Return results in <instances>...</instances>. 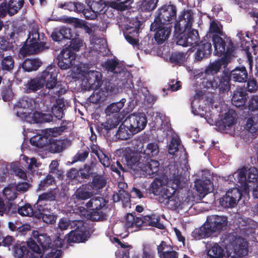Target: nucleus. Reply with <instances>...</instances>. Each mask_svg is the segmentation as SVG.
Here are the masks:
<instances>
[{
	"mask_svg": "<svg viewBox=\"0 0 258 258\" xmlns=\"http://www.w3.org/2000/svg\"><path fill=\"white\" fill-rule=\"evenodd\" d=\"M168 168L169 184L171 185L172 192L170 191L169 188L164 189L161 195L164 200L161 202L164 203L169 209L174 210L179 208L181 203L179 198L175 195V191L186 186V178L182 175V172H179L177 166L175 164L169 165Z\"/></svg>",
	"mask_w": 258,
	"mask_h": 258,
	"instance_id": "nucleus-1",
	"label": "nucleus"
},
{
	"mask_svg": "<svg viewBox=\"0 0 258 258\" xmlns=\"http://www.w3.org/2000/svg\"><path fill=\"white\" fill-rule=\"evenodd\" d=\"M153 22L150 25V30L154 32L155 41L159 44H163L169 37L171 29L166 26L167 24L157 22L156 25H153Z\"/></svg>",
	"mask_w": 258,
	"mask_h": 258,
	"instance_id": "nucleus-15",
	"label": "nucleus"
},
{
	"mask_svg": "<svg viewBox=\"0 0 258 258\" xmlns=\"http://www.w3.org/2000/svg\"><path fill=\"white\" fill-rule=\"evenodd\" d=\"M33 236L37 243L42 247L43 253L47 252L49 249L51 244V239L46 234H40L38 231L33 232Z\"/></svg>",
	"mask_w": 258,
	"mask_h": 258,
	"instance_id": "nucleus-27",
	"label": "nucleus"
},
{
	"mask_svg": "<svg viewBox=\"0 0 258 258\" xmlns=\"http://www.w3.org/2000/svg\"><path fill=\"white\" fill-rule=\"evenodd\" d=\"M18 210V213L23 216L34 217L37 214L36 211H34L32 206L29 204H25L23 206L19 207Z\"/></svg>",
	"mask_w": 258,
	"mask_h": 258,
	"instance_id": "nucleus-50",
	"label": "nucleus"
},
{
	"mask_svg": "<svg viewBox=\"0 0 258 258\" xmlns=\"http://www.w3.org/2000/svg\"><path fill=\"white\" fill-rule=\"evenodd\" d=\"M178 34L176 43L184 47L192 46L196 44L200 39L199 32L195 29L188 28L184 32H175Z\"/></svg>",
	"mask_w": 258,
	"mask_h": 258,
	"instance_id": "nucleus-11",
	"label": "nucleus"
},
{
	"mask_svg": "<svg viewBox=\"0 0 258 258\" xmlns=\"http://www.w3.org/2000/svg\"><path fill=\"white\" fill-rule=\"evenodd\" d=\"M160 221V216L155 214L143 216L141 217V228L144 226H149L163 230L165 228V227Z\"/></svg>",
	"mask_w": 258,
	"mask_h": 258,
	"instance_id": "nucleus-24",
	"label": "nucleus"
},
{
	"mask_svg": "<svg viewBox=\"0 0 258 258\" xmlns=\"http://www.w3.org/2000/svg\"><path fill=\"white\" fill-rule=\"evenodd\" d=\"M229 72L224 71L219 76H216L212 80L207 81L206 86L213 89H218L220 93L228 92L230 89L231 79Z\"/></svg>",
	"mask_w": 258,
	"mask_h": 258,
	"instance_id": "nucleus-7",
	"label": "nucleus"
},
{
	"mask_svg": "<svg viewBox=\"0 0 258 258\" xmlns=\"http://www.w3.org/2000/svg\"><path fill=\"white\" fill-rule=\"evenodd\" d=\"M76 54L71 49L63 48L57 55V65L61 70H67L75 64Z\"/></svg>",
	"mask_w": 258,
	"mask_h": 258,
	"instance_id": "nucleus-13",
	"label": "nucleus"
},
{
	"mask_svg": "<svg viewBox=\"0 0 258 258\" xmlns=\"http://www.w3.org/2000/svg\"><path fill=\"white\" fill-rule=\"evenodd\" d=\"M242 195L241 191L238 188H231L220 199V205L224 208H234L241 198Z\"/></svg>",
	"mask_w": 258,
	"mask_h": 258,
	"instance_id": "nucleus-10",
	"label": "nucleus"
},
{
	"mask_svg": "<svg viewBox=\"0 0 258 258\" xmlns=\"http://www.w3.org/2000/svg\"><path fill=\"white\" fill-rule=\"evenodd\" d=\"M54 183L55 180L53 176L48 174L43 180H41L39 184L38 189L39 190H44L45 188H47Z\"/></svg>",
	"mask_w": 258,
	"mask_h": 258,
	"instance_id": "nucleus-61",
	"label": "nucleus"
},
{
	"mask_svg": "<svg viewBox=\"0 0 258 258\" xmlns=\"http://www.w3.org/2000/svg\"><path fill=\"white\" fill-rule=\"evenodd\" d=\"M70 45L66 48L71 49L73 51H77L83 46V40L79 37V35H76L74 38L71 39Z\"/></svg>",
	"mask_w": 258,
	"mask_h": 258,
	"instance_id": "nucleus-59",
	"label": "nucleus"
},
{
	"mask_svg": "<svg viewBox=\"0 0 258 258\" xmlns=\"http://www.w3.org/2000/svg\"><path fill=\"white\" fill-rule=\"evenodd\" d=\"M99 162L105 167L110 166L111 170L115 172L119 177L123 176V173L125 171L124 167L119 161L112 162L111 163V159L109 154H106L104 152L102 154L100 158L98 159Z\"/></svg>",
	"mask_w": 258,
	"mask_h": 258,
	"instance_id": "nucleus-17",
	"label": "nucleus"
},
{
	"mask_svg": "<svg viewBox=\"0 0 258 258\" xmlns=\"http://www.w3.org/2000/svg\"><path fill=\"white\" fill-rule=\"evenodd\" d=\"M157 253L160 258H178V253L172 250L164 241H162L157 247Z\"/></svg>",
	"mask_w": 258,
	"mask_h": 258,
	"instance_id": "nucleus-25",
	"label": "nucleus"
},
{
	"mask_svg": "<svg viewBox=\"0 0 258 258\" xmlns=\"http://www.w3.org/2000/svg\"><path fill=\"white\" fill-rule=\"evenodd\" d=\"M90 6L97 15L103 14L106 10V5L102 0L94 1Z\"/></svg>",
	"mask_w": 258,
	"mask_h": 258,
	"instance_id": "nucleus-56",
	"label": "nucleus"
},
{
	"mask_svg": "<svg viewBox=\"0 0 258 258\" xmlns=\"http://www.w3.org/2000/svg\"><path fill=\"white\" fill-rule=\"evenodd\" d=\"M195 187L199 196L203 198L212 190L213 184L209 180L199 179L195 182Z\"/></svg>",
	"mask_w": 258,
	"mask_h": 258,
	"instance_id": "nucleus-26",
	"label": "nucleus"
},
{
	"mask_svg": "<svg viewBox=\"0 0 258 258\" xmlns=\"http://www.w3.org/2000/svg\"><path fill=\"white\" fill-rule=\"evenodd\" d=\"M177 9L174 5L163 6L158 9L156 16L153 21V26L156 25L157 22L165 24L172 23L176 18Z\"/></svg>",
	"mask_w": 258,
	"mask_h": 258,
	"instance_id": "nucleus-5",
	"label": "nucleus"
},
{
	"mask_svg": "<svg viewBox=\"0 0 258 258\" xmlns=\"http://www.w3.org/2000/svg\"><path fill=\"white\" fill-rule=\"evenodd\" d=\"M159 165L158 161L147 158L145 161H143V166H140V171H143V174H146L148 175L150 178H152L158 175Z\"/></svg>",
	"mask_w": 258,
	"mask_h": 258,
	"instance_id": "nucleus-20",
	"label": "nucleus"
},
{
	"mask_svg": "<svg viewBox=\"0 0 258 258\" xmlns=\"http://www.w3.org/2000/svg\"><path fill=\"white\" fill-rule=\"evenodd\" d=\"M158 0H143L139 9L143 12H149L154 10L157 7Z\"/></svg>",
	"mask_w": 258,
	"mask_h": 258,
	"instance_id": "nucleus-54",
	"label": "nucleus"
},
{
	"mask_svg": "<svg viewBox=\"0 0 258 258\" xmlns=\"http://www.w3.org/2000/svg\"><path fill=\"white\" fill-rule=\"evenodd\" d=\"M159 152L158 147L157 144L154 143H149L147 145L146 149L144 151L143 155H146L150 158L157 155Z\"/></svg>",
	"mask_w": 258,
	"mask_h": 258,
	"instance_id": "nucleus-63",
	"label": "nucleus"
},
{
	"mask_svg": "<svg viewBox=\"0 0 258 258\" xmlns=\"http://www.w3.org/2000/svg\"><path fill=\"white\" fill-rule=\"evenodd\" d=\"M105 172H103L102 174H99L96 172H94L92 175V180L91 182V186L93 189L98 190L104 188L107 181L104 176Z\"/></svg>",
	"mask_w": 258,
	"mask_h": 258,
	"instance_id": "nucleus-33",
	"label": "nucleus"
},
{
	"mask_svg": "<svg viewBox=\"0 0 258 258\" xmlns=\"http://www.w3.org/2000/svg\"><path fill=\"white\" fill-rule=\"evenodd\" d=\"M125 101L126 99L122 98L118 102L110 104L105 109V113L108 115H110V114L119 112L123 107Z\"/></svg>",
	"mask_w": 258,
	"mask_h": 258,
	"instance_id": "nucleus-45",
	"label": "nucleus"
},
{
	"mask_svg": "<svg viewBox=\"0 0 258 258\" xmlns=\"http://www.w3.org/2000/svg\"><path fill=\"white\" fill-rule=\"evenodd\" d=\"M247 182L249 183L250 188L252 189L254 186L258 185V170L255 167H251L247 171Z\"/></svg>",
	"mask_w": 258,
	"mask_h": 258,
	"instance_id": "nucleus-42",
	"label": "nucleus"
},
{
	"mask_svg": "<svg viewBox=\"0 0 258 258\" xmlns=\"http://www.w3.org/2000/svg\"><path fill=\"white\" fill-rule=\"evenodd\" d=\"M57 76L56 67L54 65L50 64L39 76L41 81H43V85L45 84L46 88L51 89L56 87L57 82Z\"/></svg>",
	"mask_w": 258,
	"mask_h": 258,
	"instance_id": "nucleus-14",
	"label": "nucleus"
},
{
	"mask_svg": "<svg viewBox=\"0 0 258 258\" xmlns=\"http://www.w3.org/2000/svg\"><path fill=\"white\" fill-rule=\"evenodd\" d=\"M197 51L195 53V61H201L210 57L212 51V44L211 39L204 36L203 39L197 45Z\"/></svg>",
	"mask_w": 258,
	"mask_h": 258,
	"instance_id": "nucleus-12",
	"label": "nucleus"
},
{
	"mask_svg": "<svg viewBox=\"0 0 258 258\" xmlns=\"http://www.w3.org/2000/svg\"><path fill=\"white\" fill-rule=\"evenodd\" d=\"M84 222L82 220H75L72 224L73 228L68 234L67 241L68 243H79L87 240L86 227Z\"/></svg>",
	"mask_w": 258,
	"mask_h": 258,
	"instance_id": "nucleus-6",
	"label": "nucleus"
},
{
	"mask_svg": "<svg viewBox=\"0 0 258 258\" xmlns=\"http://www.w3.org/2000/svg\"><path fill=\"white\" fill-rule=\"evenodd\" d=\"M51 203L37 202L34 206L38 211V213H50L52 212V208L54 207V205H52Z\"/></svg>",
	"mask_w": 258,
	"mask_h": 258,
	"instance_id": "nucleus-58",
	"label": "nucleus"
},
{
	"mask_svg": "<svg viewBox=\"0 0 258 258\" xmlns=\"http://www.w3.org/2000/svg\"><path fill=\"white\" fill-rule=\"evenodd\" d=\"M162 189V181L159 178H155L150 184L148 188L149 194L154 196L160 195Z\"/></svg>",
	"mask_w": 258,
	"mask_h": 258,
	"instance_id": "nucleus-48",
	"label": "nucleus"
},
{
	"mask_svg": "<svg viewBox=\"0 0 258 258\" xmlns=\"http://www.w3.org/2000/svg\"><path fill=\"white\" fill-rule=\"evenodd\" d=\"M44 34L42 33L40 34L38 30L36 28H32L29 32L28 37L27 38V41L29 40L30 41H43Z\"/></svg>",
	"mask_w": 258,
	"mask_h": 258,
	"instance_id": "nucleus-60",
	"label": "nucleus"
},
{
	"mask_svg": "<svg viewBox=\"0 0 258 258\" xmlns=\"http://www.w3.org/2000/svg\"><path fill=\"white\" fill-rule=\"evenodd\" d=\"M50 138L44 135H36L30 140V142L32 146L39 148H42L48 146L50 142Z\"/></svg>",
	"mask_w": 258,
	"mask_h": 258,
	"instance_id": "nucleus-39",
	"label": "nucleus"
},
{
	"mask_svg": "<svg viewBox=\"0 0 258 258\" xmlns=\"http://www.w3.org/2000/svg\"><path fill=\"white\" fill-rule=\"evenodd\" d=\"M248 95L245 91L240 88L234 92L232 98V102L234 105L237 107L244 105L247 101Z\"/></svg>",
	"mask_w": 258,
	"mask_h": 258,
	"instance_id": "nucleus-31",
	"label": "nucleus"
},
{
	"mask_svg": "<svg viewBox=\"0 0 258 258\" xmlns=\"http://www.w3.org/2000/svg\"><path fill=\"white\" fill-rule=\"evenodd\" d=\"M86 79L93 89H101V91L90 96V99L92 103L97 104L103 102L106 99L107 96L113 91L114 87L111 83L105 82L103 84L102 81V74L98 71L88 72Z\"/></svg>",
	"mask_w": 258,
	"mask_h": 258,
	"instance_id": "nucleus-4",
	"label": "nucleus"
},
{
	"mask_svg": "<svg viewBox=\"0 0 258 258\" xmlns=\"http://www.w3.org/2000/svg\"><path fill=\"white\" fill-rule=\"evenodd\" d=\"M89 219L93 221H103L106 219L107 215L101 209H93L89 214Z\"/></svg>",
	"mask_w": 258,
	"mask_h": 258,
	"instance_id": "nucleus-57",
	"label": "nucleus"
},
{
	"mask_svg": "<svg viewBox=\"0 0 258 258\" xmlns=\"http://www.w3.org/2000/svg\"><path fill=\"white\" fill-rule=\"evenodd\" d=\"M43 81H41L40 76L31 79L28 82L27 88L32 92H35L43 87Z\"/></svg>",
	"mask_w": 258,
	"mask_h": 258,
	"instance_id": "nucleus-51",
	"label": "nucleus"
},
{
	"mask_svg": "<svg viewBox=\"0 0 258 258\" xmlns=\"http://www.w3.org/2000/svg\"><path fill=\"white\" fill-rule=\"evenodd\" d=\"M147 118L143 113H133L124 120V125L137 134L143 130L146 126Z\"/></svg>",
	"mask_w": 258,
	"mask_h": 258,
	"instance_id": "nucleus-8",
	"label": "nucleus"
},
{
	"mask_svg": "<svg viewBox=\"0 0 258 258\" xmlns=\"http://www.w3.org/2000/svg\"><path fill=\"white\" fill-rule=\"evenodd\" d=\"M247 170L245 166L242 167L240 169L235 172L233 175H230L228 178L232 182H233L232 179L239 182L240 184V187L245 192L248 191L250 189V186L247 182Z\"/></svg>",
	"mask_w": 258,
	"mask_h": 258,
	"instance_id": "nucleus-19",
	"label": "nucleus"
},
{
	"mask_svg": "<svg viewBox=\"0 0 258 258\" xmlns=\"http://www.w3.org/2000/svg\"><path fill=\"white\" fill-rule=\"evenodd\" d=\"M120 119L118 116H112L108 118L104 122L96 126L98 132L109 140H126L131 138L135 133L130 128L124 125V121L119 126Z\"/></svg>",
	"mask_w": 258,
	"mask_h": 258,
	"instance_id": "nucleus-2",
	"label": "nucleus"
},
{
	"mask_svg": "<svg viewBox=\"0 0 258 258\" xmlns=\"http://www.w3.org/2000/svg\"><path fill=\"white\" fill-rule=\"evenodd\" d=\"M42 64V61L39 58H26L21 64V67L25 72H30L37 71Z\"/></svg>",
	"mask_w": 258,
	"mask_h": 258,
	"instance_id": "nucleus-34",
	"label": "nucleus"
},
{
	"mask_svg": "<svg viewBox=\"0 0 258 258\" xmlns=\"http://www.w3.org/2000/svg\"><path fill=\"white\" fill-rule=\"evenodd\" d=\"M141 217H135L132 213H128L125 216V227L127 229L135 228L134 231L141 230Z\"/></svg>",
	"mask_w": 258,
	"mask_h": 258,
	"instance_id": "nucleus-35",
	"label": "nucleus"
},
{
	"mask_svg": "<svg viewBox=\"0 0 258 258\" xmlns=\"http://www.w3.org/2000/svg\"><path fill=\"white\" fill-rule=\"evenodd\" d=\"M71 142L68 139L56 140L52 139L49 142L48 150L51 153H59L65 150L67 147L71 145Z\"/></svg>",
	"mask_w": 258,
	"mask_h": 258,
	"instance_id": "nucleus-22",
	"label": "nucleus"
},
{
	"mask_svg": "<svg viewBox=\"0 0 258 258\" xmlns=\"http://www.w3.org/2000/svg\"><path fill=\"white\" fill-rule=\"evenodd\" d=\"M7 4L9 8L10 16H12L23 7L24 0H9Z\"/></svg>",
	"mask_w": 258,
	"mask_h": 258,
	"instance_id": "nucleus-44",
	"label": "nucleus"
},
{
	"mask_svg": "<svg viewBox=\"0 0 258 258\" xmlns=\"http://www.w3.org/2000/svg\"><path fill=\"white\" fill-rule=\"evenodd\" d=\"M123 157L126 161L127 166L135 171H140V166H143L144 159L142 156L133 152H125Z\"/></svg>",
	"mask_w": 258,
	"mask_h": 258,
	"instance_id": "nucleus-18",
	"label": "nucleus"
},
{
	"mask_svg": "<svg viewBox=\"0 0 258 258\" xmlns=\"http://www.w3.org/2000/svg\"><path fill=\"white\" fill-rule=\"evenodd\" d=\"M35 101L34 100L28 97H24L20 100L19 105L21 107L24 109H29L32 110L34 108Z\"/></svg>",
	"mask_w": 258,
	"mask_h": 258,
	"instance_id": "nucleus-62",
	"label": "nucleus"
},
{
	"mask_svg": "<svg viewBox=\"0 0 258 258\" xmlns=\"http://www.w3.org/2000/svg\"><path fill=\"white\" fill-rule=\"evenodd\" d=\"M74 196L77 201H84L91 198L93 196L91 191L87 190L86 186H80L75 192Z\"/></svg>",
	"mask_w": 258,
	"mask_h": 258,
	"instance_id": "nucleus-41",
	"label": "nucleus"
},
{
	"mask_svg": "<svg viewBox=\"0 0 258 258\" xmlns=\"http://www.w3.org/2000/svg\"><path fill=\"white\" fill-rule=\"evenodd\" d=\"M14 255L17 258H22L25 255H28L29 250L25 244H16L14 246Z\"/></svg>",
	"mask_w": 258,
	"mask_h": 258,
	"instance_id": "nucleus-55",
	"label": "nucleus"
},
{
	"mask_svg": "<svg viewBox=\"0 0 258 258\" xmlns=\"http://www.w3.org/2000/svg\"><path fill=\"white\" fill-rule=\"evenodd\" d=\"M119 66V62L113 59H107L102 63V67L108 72H110L114 74L120 73L122 68Z\"/></svg>",
	"mask_w": 258,
	"mask_h": 258,
	"instance_id": "nucleus-43",
	"label": "nucleus"
},
{
	"mask_svg": "<svg viewBox=\"0 0 258 258\" xmlns=\"http://www.w3.org/2000/svg\"><path fill=\"white\" fill-rule=\"evenodd\" d=\"M234 253L239 257H243L248 252V244L247 241L241 237L237 238L234 246Z\"/></svg>",
	"mask_w": 258,
	"mask_h": 258,
	"instance_id": "nucleus-32",
	"label": "nucleus"
},
{
	"mask_svg": "<svg viewBox=\"0 0 258 258\" xmlns=\"http://www.w3.org/2000/svg\"><path fill=\"white\" fill-rule=\"evenodd\" d=\"M65 104L63 98H58L56 100L51 108V112L53 115L58 119H61L64 115Z\"/></svg>",
	"mask_w": 258,
	"mask_h": 258,
	"instance_id": "nucleus-36",
	"label": "nucleus"
},
{
	"mask_svg": "<svg viewBox=\"0 0 258 258\" xmlns=\"http://www.w3.org/2000/svg\"><path fill=\"white\" fill-rule=\"evenodd\" d=\"M45 45L46 43L44 41H30L29 40L27 42V39L21 48L20 52L24 56L36 54L45 49L48 48Z\"/></svg>",
	"mask_w": 258,
	"mask_h": 258,
	"instance_id": "nucleus-16",
	"label": "nucleus"
},
{
	"mask_svg": "<svg viewBox=\"0 0 258 258\" xmlns=\"http://www.w3.org/2000/svg\"><path fill=\"white\" fill-rule=\"evenodd\" d=\"M57 215L54 214L52 212L50 213H38L36 218L42 219L43 222L47 224H53L57 219Z\"/></svg>",
	"mask_w": 258,
	"mask_h": 258,
	"instance_id": "nucleus-49",
	"label": "nucleus"
},
{
	"mask_svg": "<svg viewBox=\"0 0 258 258\" xmlns=\"http://www.w3.org/2000/svg\"><path fill=\"white\" fill-rule=\"evenodd\" d=\"M186 54L182 52H172L169 57L171 63L178 66H181L185 61Z\"/></svg>",
	"mask_w": 258,
	"mask_h": 258,
	"instance_id": "nucleus-52",
	"label": "nucleus"
},
{
	"mask_svg": "<svg viewBox=\"0 0 258 258\" xmlns=\"http://www.w3.org/2000/svg\"><path fill=\"white\" fill-rule=\"evenodd\" d=\"M194 22V14L191 10H184L175 20V32H184L188 28H191Z\"/></svg>",
	"mask_w": 258,
	"mask_h": 258,
	"instance_id": "nucleus-9",
	"label": "nucleus"
},
{
	"mask_svg": "<svg viewBox=\"0 0 258 258\" xmlns=\"http://www.w3.org/2000/svg\"><path fill=\"white\" fill-rule=\"evenodd\" d=\"M236 113L233 110H229L224 115L223 119L218 122L217 126L221 132L228 130L235 123Z\"/></svg>",
	"mask_w": 258,
	"mask_h": 258,
	"instance_id": "nucleus-23",
	"label": "nucleus"
},
{
	"mask_svg": "<svg viewBox=\"0 0 258 258\" xmlns=\"http://www.w3.org/2000/svg\"><path fill=\"white\" fill-rule=\"evenodd\" d=\"M246 127L249 133H256L258 131V116L249 117L246 121Z\"/></svg>",
	"mask_w": 258,
	"mask_h": 258,
	"instance_id": "nucleus-53",
	"label": "nucleus"
},
{
	"mask_svg": "<svg viewBox=\"0 0 258 258\" xmlns=\"http://www.w3.org/2000/svg\"><path fill=\"white\" fill-rule=\"evenodd\" d=\"M234 50L235 46L234 43L231 39H229L228 42L227 51L222 54L223 56L220 59L215 61L217 63L220 64V69L222 67L224 68L226 67L231 60L232 54Z\"/></svg>",
	"mask_w": 258,
	"mask_h": 258,
	"instance_id": "nucleus-30",
	"label": "nucleus"
},
{
	"mask_svg": "<svg viewBox=\"0 0 258 258\" xmlns=\"http://www.w3.org/2000/svg\"><path fill=\"white\" fill-rule=\"evenodd\" d=\"M73 35L70 28L66 27H61L58 30L53 32L51 35L54 41H60L63 39H71Z\"/></svg>",
	"mask_w": 258,
	"mask_h": 258,
	"instance_id": "nucleus-28",
	"label": "nucleus"
},
{
	"mask_svg": "<svg viewBox=\"0 0 258 258\" xmlns=\"http://www.w3.org/2000/svg\"><path fill=\"white\" fill-rule=\"evenodd\" d=\"M140 28V21H138L137 25L135 27L130 26L129 28H127V33L124 35L126 40L133 45H137L138 44V40L134 37V36L138 34Z\"/></svg>",
	"mask_w": 258,
	"mask_h": 258,
	"instance_id": "nucleus-38",
	"label": "nucleus"
},
{
	"mask_svg": "<svg viewBox=\"0 0 258 258\" xmlns=\"http://www.w3.org/2000/svg\"><path fill=\"white\" fill-rule=\"evenodd\" d=\"M208 255L210 258H223L224 249L219 244L215 243L209 249Z\"/></svg>",
	"mask_w": 258,
	"mask_h": 258,
	"instance_id": "nucleus-46",
	"label": "nucleus"
},
{
	"mask_svg": "<svg viewBox=\"0 0 258 258\" xmlns=\"http://www.w3.org/2000/svg\"><path fill=\"white\" fill-rule=\"evenodd\" d=\"M246 87L245 88V91H247L250 93H254L258 89V83L253 77H250L247 79Z\"/></svg>",
	"mask_w": 258,
	"mask_h": 258,
	"instance_id": "nucleus-64",
	"label": "nucleus"
},
{
	"mask_svg": "<svg viewBox=\"0 0 258 258\" xmlns=\"http://www.w3.org/2000/svg\"><path fill=\"white\" fill-rule=\"evenodd\" d=\"M214 35H219L220 36H224V34L223 30V26L220 22L213 20L210 24L209 30L208 33L205 35L210 39H212V36Z\"/></svg>",
	"mask_w": 258,
	"mask_h": 258,
	"instance_id": "nucleus-37",
	"label": "nucleus"
},
{
	"mask_svg": "<svg viewBox=\"0 0 258 258\" xmlns=\"http://www.w3.org/2000/svg\"><path fill=\"white\" fill-rule=\"evenodd\" d=\"M229 74L230 75V79L240 83L245 82L248 77L247 70L244 67H236L229 73Z\"/></svg>",
	"mask_w": 258,
	"mask_h": 258,
	"instance_id": "nucleus-29",
	"label": "nucleus"
},
{
	"mask_svg": "<svg viewBox=\"0 0 258 258\" xmlns=\"http://www.w3.org/2000/svg\"><path fill=\"white\" fill-rule=\"evenodd\" d=\"M134 0H121L117 2H111L110 6L112 8L120 11H125L131 7Z\"/></svg>",
	"mask_w": 258,
	"mask_h": 258,
	"instance_id": "nucleus-47",
	"label": "nucleus"
},
{
	"mask_svg": "<svg viewBox=\"0 0 258 258\" xmlns=\"http://www.w3.org/2000/svg\"><path fill=\"white\" fill-rule=\"evenodd\" d=\"M227 223L228 218L226 216L215 215L209 216L202 226L194 229L191 236L196 240H200L209 237L212 235L218 234L227 226Z\"/></svg>",
	"mask_w": 258,
	"mask_h": 258,
	"instance_id": "nucleus-3",
	"label": "nucleus"
},
{
	"mask_svg": "<svg viewBox=\"0 0 258 258\" xmlns=\"http://www.w3.org/2000/svg\"><path fill=\"white\" fill-rule=\"evenodd\" d=\"M1 68L3 71L12 72L14 68L15 61L13 56H2L1 60Z\"/></svg>",
	"mask_w": 258,
	"mask_h": 258,
	"instance_id": "nucleus-40",
	"label": "nucleus"
},
{
	"mask_svg": "<svg viewBox=\"0 0 258 258\" xmlns=\"http://www.w3.org/2000/svg\"><path fill=\"white\" fill-rule=\"evenodd\" d=\"M229 39H230L229 38H227L225 40L219 35H214L212 36V39L211 40L214 47L215 55L221 56L227 51L228 42Z\"/></svg>",
	"mask_w": 258,
	"mask_h": 258,
	"instance_id": "nucleus-21",
	"label": "nucleus"
}]
</instances>
